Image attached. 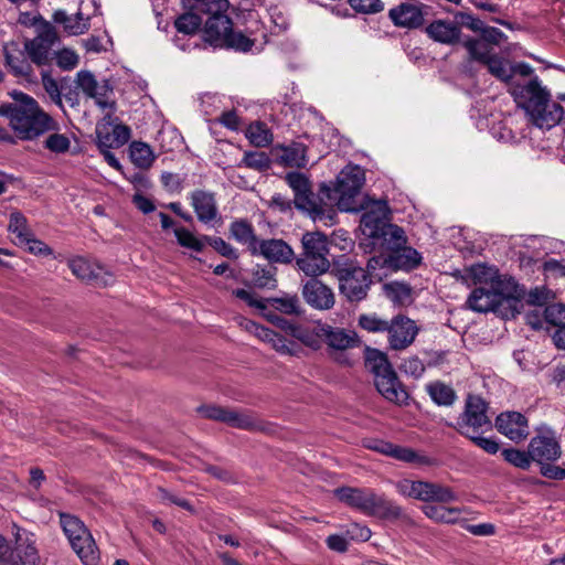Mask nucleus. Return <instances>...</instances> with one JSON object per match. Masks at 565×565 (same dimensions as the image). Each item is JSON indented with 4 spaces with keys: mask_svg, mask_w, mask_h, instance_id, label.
Here are the masks:
<instances>
[{
    "mask_svg": "<svg viewBox=\"0 0 565 565\" xmlns=\"http://www.w3.org/2000/svg\"><path fill=\"white\" fill-rule=\"evenodd\" d=\"M58 130L60 126L45 134L43 148L55 154H65L71 148V139L66 134H61Z\"/></svg>",
    "mask_w": 565,
    "mask_h": 565,
    "instance_id": "obj_40",
    "label": "nucleus"
},
{
    "mask_svg": "<svg viewBox=\"0 0 565 565\" xmlns=\"http://www.w3.org/2000/svg\"><path fill=\"white\" fill-rule=\"evenodd\" d=\"M7 65L15 76H28L31 73V65L24 58L14 57L7 54Z\"/></svg>",
    "mask_w": 565,
    "mask_h": 565,
    "instance_id": "obj_62",
    "label": "nucleus"
},
{
    "mask_svg": "<svg viewBox=\"0 0 565 565\" xmlns=\"http://www.w3.org/2000/svg\"><path fill=\"white\" fill-rule=\"evenodd\" d=\"M233 294L241 300L245 301L249 307L258 309L260 312L268 309L266 300L258 299L255 295L245 289H236Z\"/></svg>",
    "mask_w": 565,
    "mask_h": 565,
    "instance_id": "obj_63",
    "label": "nucleus"
},
{
    "mask_svg": "<svg viewBox=\"0 0 565 565\" xmlns=\"http://www.w3.org/2000/svg\"><path fill=\"white\" fill-rule=\"evenodd\" d=\"M467 277L471 279L475 285L480 286H495L503 281H515L511 277L500 275L494 266H488L481 263L470 266L467 269Z\"/></svg>",
    "mask_w": 565,
    "mask_h": 565,
    "instance_id": "obj_25",
    "label": "nucleus"
},
{
    "mask_svg": "<svg viewBox=\"0 0 565 565\" xmlns=\"http://www.w3.org/2000/svg\"><path fill=\"white\" fill-rule=\"evenodd\" d=\"M97 134V145L100 151L103 150H109L110 148H117L118 142L115 140V138L111 135V131H109V127H98L96 130Z\"/></svg>",
    "mask_w": 565,
    "mask_h": 565,
    "instance_id": "obj_64",
    "label": "nucleus"
},
{
    "mask_svg": "<svg viewBox=\"0 0 565 565\" xmlns=\"http://www.w3.org/2000/svg\"><path fill=\"white\" fill-rule=\"evenodd\" d=\"M174 235L177 237L178 243L185 248L193 249L195 252L203 250L205 246V241H210L209 237L204 236L202 238L196 237L193 233H191L185 227L174 228Z\"/></svg>",
    "mask_w": 565,
    "mask_h": 565,
    "instance_id": "obj_47",
    "label": "nucleus"
},
{
    "mask_svg": "<svg viewBox=\"0 0 565 565\" xmlns=\"http://www.w3.org/2000/svg\"><path fill=\"white\" fill-rule=\"evenodd\" d=\"M253 44L254 43L250 39L245 36L242 32H234L231 28V31H228L220 45H226L242 52H247L252 49Z\"/></svg>",
    "mask_w": 565,
    "mask_h": 565,
    "instance_id": "obj_51",
    "label": "nucleus"
},
{
    "mask_svg": "<svg viewBox=\"0 0 565 565\" xmlns=\"http://www.w3.org/2000/svg\"><path fill=\"white\" fill-rule=\"evenodd\" d=\"M365 181L364 170L359 166H347L337 178L334 193L341 211H353V198L360 192Z\"/></svg>",
    "mask_w": 565,
    "mask_h": 565,
    "instance_id": "obj_9",
    "label": "nucleus"
},
{
    "mask_svg": "<svg viewBox=\"0 0 565 565\" xmlns=\"http://www.w3.org/2000/svg\"><path fill=\"white\" fill-rule=\"evenodd\" d=\"M286 183L294 192V204L298 210L308 213L313 220L324 213L322 200L312 192L309 179L300 172L292 171L285 175Z\"/></svg>",
    "mask_w": 565,
    "mask_h": 565,
    "instance_id": "obj_7",
    "label": "nucleus"
},
{
    "mask_svg": "<svg viewBox=\"0 0 565 565\" xmlns=\"http://www.w3.org/2000/svg\"><path fill=\"white\" fill-rule=\"evenodd\" d=\"M247 329L260 341L270 345L281 355L295 356L299 353V347L291 340H287L281 334L255 322H248Z\"/></svg>",
    "mask_w": 565,
    "mask_h": 565,
    "instance_id": "obj_15",
    "label": "nucleus"
},
{
    "mask_svg": "<svg viewBox=\"0 0 565 565\" xmlns=\"http://www.w3.org/2000/svg\"><path fill=\"white\" fill-rule=\"evenodd\" d=\"M394 486L399 495L420 501L422 480L402 479Z\"/></svg>",
    "mask_w": 565,
    "mask_h": 565,
    "instance_id": "obj_49",
    "label": "nucleus"
},
{
    "mask_svg": "<svg viewBox=\"0 0 565 565\" xmlns=\"http://www.w3.org/2000/svg\"><path fill=\"white\" fill-rule=\"evenodd\" d=\"M67 265L72 274L84 281H94L98 279L102 271L100 266L82 256L70 258Z\"/></svg>",
    "mask_w": 565,
    "mask_h": 565,
    "instance_id": "obj_30",
    "label": "nucleus"
},
{
    "mask_svg": "<svg viewBox=\"0 0 565 565\" xmlns=\"http://www.w3.org/2000/svg\"><path fill=\"white\" fill-rule=\"evenodd\" d=\"M191 206L193 207L198 220L209 224L216 220L218 215L216 200L213 193L196 190L190 195Z\"/></svg>",
    "mask_w": 565,
    "mask_h": 565,
    "instance_id": "obj_22",
    "label": "nucleus"
},
{
    "mask_svg": "<svg viewBox=\"0 0 565 565\" xmlns=\"http://www.w3.org/2000/svg\"><path fill=\"white\" fill-rule=\"evenodd\" d=\"M516 282L503 281L495 286L475 288L467 299L468 307L476 312H501V307L515 309Z\"/></svg>",
    "mask_w": 565,
    "mask_h": 565,
    "instance_id": "obj_4",
    "label": "nucleus"
},
{
    "mask_svg": "<svg viewBox=\"0 0 565 565\" xmlns=\"http://www.w3.org/2000/svg\"><path fill=\"white\" fill-rule=\"evenodd\" d=\"M497 429L513 441H521L529 435L527 419L518 412H505L495 419Z\"/></svg>",
    "mask_w": 565,
    "mask_h": 565,
    "instance_id": "obj_17",
    "label": "nucleus"
},
{
    "mask_svg": "<svg viewBox=\"0 0 565 565\" xmlns=\"http://www.w3.org/2000/svg\"><path fill=\"white\" fill-rule=\"evenodd\" d=\"M339 288L350 301H360L367 295L371 279L359 264L351 259L339 260L334 265Z\"/></svg>",
    "mask_w": 565,
    "mask_h": 565,
    "instance_id": "obj_6",
    "label": "nucleus"
},
{
    "mask_svg": "<svg viewBox=\"0 0 565 565\" xmlns=\"http://www.w3.org/2000/svg\"><path fill=\"white\" fill-rule=\"evenodd\" d=\"M534 76H536L534 68L530 64L525 62L511 63L510 86L515 82H526Z\"/></svg>",
    "mask_w": 565,
    "mask_h": 565,
    "instance_id": "obj_54",
    "label": "nucleus"
},
{
    "mask_svg": "<svg viewBox=\"0 0 565 565\" xmlns=\"http://www.w3.org/2000/svg\"><path fill=\"white\" fill-rule=\"evenodd\" d=\"M466 437L469 438L476 446L490 455L497 454L500 449V445L495 439L482 437L481 433H472L470 436Z\"/></svg>",
    "mask_w": 565,
    "mask_h": 565,
    "instance_id": "obj_59",
    "label": "nucleus"
},
{
    "mask_svg": "<svg viewBox=\"0 0 565 565\" xmlns=\"http://www.w3.org/2000/svg\"><path fill=\"white\" fill-rule=\"evenodd\" d=\"M8 232L15 245H23L26 237L32 233L26 217L19 211H12L9 217Z\"/></svg>",
    "mask_w": 565,
    "mask_h": 565,
    "instance_id": "obj_37",
    "label": "nucleus"
},
{
    "mask_svg": "<svg viewBox=\"0 0 565 565\" xmlns=\"http://www.w3.org/2000/svg\"><path fill=\"white\" fill-rule=\"evenodd\" d=\"M484 65L492 76L505 83L510 87L511 63L508 60L499 56L498 54H493Z\"/></svg>",
    "mask_w": 565,
    "mask_h": 565,
    "instance_id": "obj_43",
    "label": "nucleus"
},
{
    "mask_svg": "<svg viewBox=\"0 0 565 565\" xmlns=\"http://www.w3.org/2000/svg\"><path fill=\"white\" fill-rule=\"evenodd\" d=\"M545 320L559 328L565 326V306L562 303H552L544 309Z\"/></svg>",
    "mask_w": 565,
    "mask_h": 565,
    "instance_id": "obj_56",
    "label": "nucleus"
},
{
    "mask_svg": "<svg viewBox=\"0 0 565 565\" xmlns=\"http://www.w3.org/2000/svg\"><path fill=\"white\" fill-rule=\"evenodd\" d=\"M388 259H391L390 257V253L384 255V254H381L379 256H374L372 258L369 259L367 262V275L369 277H375V278H379L381 279L382 278V274L381 273H377V270H382V269H390V262Z\"/></svg>",
    "mask_w": 565,
    "mask_h": 565,
    "instance_id": "obj_58",
    "label": "nucleus"
},
{
    "mask_svg": "<svg viewBox=\"0 0 565 565\" xmlns=\"http://www.w3.org/2000/svg\"><path fill=\"white\" fill-rule=\"evenodd\" d=\"M502 456L509 463L524 470L529 469L533 461L530 457L529 450L522 451L514 448L503 449Z\"/></svg>",
    "mask_w": 565,
    "mask_h": 565,
    "instance_id": "obj_50",
    "label": "nucleus"
},
{
    "mask_svg": "<svg viewBox=\"0 0 565 565\" xmlns=\"http://www.w3.org/2000/svg\"><path fill=\"white\" fill-rule=\"evenodd\" d=\"M203 417L223 422L232 427L247 430H262L263 426L250 414L237 412L214 405L203 406L200 409Z\"/></svg>",
    "mask_w": 565,
    "mask_h": 565,
    "instance_id": "obj_12",
    "label": "nucleus"
},
{
    "mask_svg": "<svg viewBox=\"0 0 565 565\" xmlns=\"http://www.w3.org/2000/svg\"><path fill=\"white\" fill-rule=\"evenodd\" d=\"M54 21L64 26V30L71 35L85 33L89 28L88 18H84L81 12L68 15L65 11L58 10L53 15Z\"/></svg>",
    "mask_w": 565,
    "mask_h": 565,
    "instance_id": "obj_32",
    "label": "nucleus"
},
{
    "mask_svg": "<svg viewBox=\"0 0 565 565\" xmlns=\"http://www.w3.org/2000/svg\"><path fill=\"white\" fill-rule=\"evenodd\" d=\"M54 56L56 58V64L64 71L73 70L77 66L79 62L78 55L68 49H63L58 52H54Z\"/></svg>",
    "mask_w": 565,
    "mask_h": 565,
    "instance_id": "obj_57",
    "label": "nucleus"
},
{
    "mask_svg": "<svg viewBox=\"0 0 565 565\" xmlns=\"http://www.w3.org/2000/svg\"><path fill=\"white\" fill-rule=\"evenodd\" d=\"M359 324L369 332H384L387 331L390 322L375 315H362L359 318Z\"/></svg>",
    "mask_w": 565,
    "mask_h": 565,
    "instance_id": "obj_53",
    "label": "nucleus"
},
{
    "mask_svg": "<svg viewBox=\"0 0 565 565\" xmlns=\"http://www.w3.org/2000/svg\"><path fill=\"white\" fill-rule=\"evenodd\" d=\"M246 137L256 147H267L273 141V134L268 127L260 121L253 122L246 130Z\"/></svg>",
    "mask_w": 565,
    "mask_h": 565,
    "instance_id": "obj_44",
    "label": "nucleus"
},
{
    "mask_svg": "<svg viewBox=\"0 0 565 565\" xmlns=\"http://www.w3.org/2000/svg\"><path fill=\"white\" fill-rule=\"evenodd\" d=\"M60 524L72 550L84 565H98L100 559L96 542L82 520L70 513H60Z\"/></svg>",
    "mask_w": 565,
    "mask_h": 565,
    "instance_id": "obj_3",
    "label": "nucleus"
},
{
    "mask_svg": "<svg viewBox=\"0 0 565 565\" xmlns=\"http://www.w3.org/2000/svg\"><path fill=\"white\" fill-rule=\"evenodd\" d=\"M529 454L534 462L556 461L562 456V448L555 431L550 428H541L529 443Z\"/></svg>",
    "mask_w": 565,
    "mask_h": 565,
    "instance_id": "obj_11",
    "label": "nucleus"
},
{
    "mask_svg": "<svg viewBox=\"0 0 565 565\" xmlns=\"http://www.w3.org/2000/svg\"><path fill=\"white\" fill-rule=\"evenodd\" d=\"M381 236L383 238V245H385L386 250L390 253L396 252L407 243L404 230L394 224H384L381 228Z\"/></svg>",
    "mask_w": 565,
    "mask_h": 565,
    "instance_id": "obj_38",
    "label": "nucleus"
},
{
    "mask_svg": "<svg viewBox=\"0 0 565 565\" xmlns=\"http://www.w3.org/2000/svg\"><path fill=\"white\" fill-rule=\"evenodd\" d=\"M12 527L15 530V555L20 563L23 565H35L39 556L33 534L17 527L14 524Z\"/></svg>",
    "mask_w": 565,
    "mask_h": 565,
    "instance_id": "obj_23",
    "label": "nucleus"
},
{
    "mask_svg": "<svg viewBox=\"0 0 565 565\" xmlns=\"http://www.w3.org/2000/svg\"><path fill=\"white\" fill-rule=\"evenodd\" d=\"M301 244L303 252L297 258L298 268L310 277L327 273L330 268V262L327 258L329 253L327 236L319 232L306 233Z\"/></svg>",
    "mask_w": 565,
    "mask_h": 565,
    "instance_id": "obj_5",
    "label": "nucleus"
},
{
    "mask_svg": "<svg viewBox=\"0 0 565 565\" xmlns=\"http://www.w3.org/2000/svg\"><path fill=\"white\" fill-rule=\"evenodd\" d=\"M427 392L431 399L438 405L449 406L456 399L455 391L450 386L440 382L428 384Z\"/></svg>",
    "mask_w": 565,
    "mask_h": 565,
    "instance_id": "obj_45",
    "label": "nucleus"
},
{
    "mask_svg": "<svg viewBox=\"0 0 565 565\" xmlns=\"http://www.w3.org/2000/svg\"><path fill=\"white\" fill-rule=\"evenodd\" d=\"M321 342L329 348L343 351L358 345L359 339L354 331L334 328L329 324H320Z\"/></svg>",
    "mask_w": 565,
    "mask_h": 565,
    "instance_id": "obj_21",
    "label": "nucleus"
},
{
    "mask_svg": "<svg viewBox=\"0 0 565 565\" xmlns=\"http://www.w3.org/2000/svg\"><path fill=\"white\" fill-rule=\"evenodd\" d=\"M201 23L202 19L200 15L189 12L180 15L175 20L174 25L179 32L192 34L199 30Z\"/></svg>",
    "mask_w": 565,
    "mask_h": 565,
    "instance_id": "obj_52",
    "label": "nucleus"
},
{
    "mask_svg": "<svg viewBox=\"0 0 565 565\" xmlns=\"http://www.w3.org/2000/svg\"><path fill=\"white\" fill-rule=\"evenodd\" d=\"M379 393L390 402L401 403L405 399L406 393L401 388L394 371L374 379Z\"/></svg>",
    "mask_w": 565,
    "mask_h": 565,
    "instance_id": "obj_28",
    "label": "nucleus"
},
{
    "mask_svg": "<svg viewBox=\"0 0 565 565\" xmlns=\"http://www.w3.org/2000/svg\"><path fill=\"white\" fill-rule=\"evenodd\" d=\"M365 447L399 461L415 462L418 460V455L413 449L397 446L388 441L380 439L370 440L365 444Z\"/></svg>",
    "mask_w": 565,
    "mask_h": 565,
    "instance_id": "obj_26",
    "label": "nucleus"
},
{
    "mask_svg": "<svg viewBox=\"0 0 565 565\" xmlns=\"http://www.w3.org/2000/svg\"><path fill=\"white\" fill-rule=\"evenodd\" d=\"M390 257L391 259H388V262L391 270H409L418 266L422 260L419 253L406 245L394 253H390Z\"/></svg>",
    "mask_w": 565,
    "mask_h": 565,
    "instance_id": "obj_31",
    "label": "nucleus"
},
{
    "mask_svg": "<svg viewBox=\"0 0 565 565\" xmlns=\"http://www.w3.org/2000/svg\"><path fill=\"white\" fill-rule=\"evenodd\" d=\"M8 94L12 102L2 105V116L19 139L34 141L58 127L32 96L15 89Z\"/></svg>",
    "mask_w": 565,
    "mask_h": 565,
    "instance_id": "obj_1",
    "label": "nucleus"
},
{
    "mask_svg": "<svg viewBox=\"0 0 565 565\" xmlns=\"http://www.w3.org/2000/svg\"><path fill=\"white\" fill-rule=\"evenodd\" d=\"M333 492L341 502L367 516L388 521H411L401 505L388 500L384 494L376 493L372 489L342 487L335 489Z\"/></svg>",
    "mask_w": 565,
    "mask_h": 565,
    "instance_id": "obj_2",
    "label": "nucleus"
},
{
    "mask_svg": "<svg viewBox=\"0 0 565 565\" xmlns=\"http://www.w3.org/2000/svg\"><path fill=\"white\" fill-rule=\"evenodd\" d=\"M563 107L552 99L542 103L539 107L530 111L526 117L527 120L540 129L550 130L557 126L563 118Z\"/></svg>",
    "mask_w": 565,
    "mask_h": 565,
    "instance_id": "obj_16",
    "label": "nucleus"
},
{
    "mask_svg": "<svg viewBox=\"0 0 565 565\" xmlns=\"http://www.w3.org/2000/svg\"><path fill=\"white\" fill-rule=\"evenodd\" d=\"M130 159L138 168L149 169L152 166L156 156L149 145L140 141H134L130 145Z\"/></svg>",
    "mask_w": 565,
    "mask_h": 565,
    "instance_id": "obj_41",
    "label": "nucleus"
},
{
    "mask_svg": "<svg viewBox=\"0 0 565 565\" xmlns=\"http://www.w3.org/2000/svg\"><path fill=\"white\" fill-rule=\"evenodd\" d=\"M387 203L385 201L374 202L366 212L362 214L361 224L370 230L371 235H375L376 232L382 228V223L387 215Z\"/></svg>",
    "mask_w": 565,
    "mask_h": 565,
    "instance_id": "obj_29",
    "label": "nucleus"
},
{
    "mask_svg": "<svg viewBox=\"0 0 565 565\" xmlns=\"http://www.w3.org/2000/svg\"><path fill=\"white\" fill-rule=\"evenodd\" d=\"M387 332L391 349L404 350L414 342L418 328L412 319L397 316L390 322Z\"/></svg>",
    "mask_w": 565,
    "mask_h": 565,
    "instance_id": "obj_14",
    "label": "nucleus"
},
{
    "mask_svg": "<svg viewBox=\"0 0 565 565\" xmlns=\"http://www.w3.org/2000/svg\"><path fill=\"white\" fill-rule=\"evenodd\" d=\"M289 335L312 350H318L321 347L320 324L311 329L299 323H294Z\"/></svg>",
    "mask_w": 565,
    "mask_h": 565,
    "instance_id": "obj_36",
    "label": "nucleus"
},
{
    "mask_svg": "<svg viewBox=\"0 0 565 565\" xmlns=\"http://www.w3.org/2000/svg\"><path fill=\"white\" fill-rule=\"evenodd\" d=\"M365 366L374 375V379L394 371L386 354L376 349L366 351Z\"/></svg>",
    "mask_w": 565,
    "mask_h": 565,
    "instance_id": "obj_39",
    "label": "nucleus"
},
{
    "mask_svg": "<svg viewBox=\"0 0 565 565\" xmlns=\"http://www.w3.org/2000/svg\"><path fill=\"white\" fill-rule=\"evenodd\" d=\"M279 161L291 168H302L307 164V147L301 142H292L289 146L281 147Z\"/></svg>",
    "mask_w": 565,
    "mask_h": 565,
    "instance_id": "obj_34",
    "label": "nucleus"
},
{
    "mask_svg": "<svg viewBox=\"0 0 565 565\" xmlns=\"http://www.w3.org/2000/svg\"><path fill=\"white\" fill-rule=\"evenodd\" d=\"M487 403L477 395H468L465 409L458 417L454 428L462 436H470L472 433H483L491 429L492 424L487 414Z\"/></svg>",
    "mask_w": 565,
    "mask_h": 565,
    "instance_id": "obj_8",
    "label": "nucleus"
},
{
    "mask_svg": "<svg viewBox=\"0 0 565 565\" xmlns=\"http://www.w3.org/2000/svg\"><path fill=\"white\" fill-rule=\"evenodd\" d=\"M351 8L360 13L374 14L384 9L381 0H349Z\"/></svg>",
    "mask_w": 565,
    "mask_h": 565,
    "instance_id": "obj_55",
    "label": "nucleus"
},
{
    "mask_svg": "<svg viewBox=\"0 0 565 565\" xmlns=\"http://www.w3.org/2000/svg\"><path fill=\"white\" fill-rule=\"evenodd\" d=\"M465 49L468 51L469 57L481 64H486L487 61L493 55L492 46L480 39H467L463 42Z\"/></svg>",
    "mask_w": 565,
    "mask_h": 565,
    "instance_id": "obj_42",
    "label": "nucleus"
},
{
    "mask_svg": "<svg viewBox=\"0 0 565 565\" xmlns=\"http://www.w3.org/2000/svg\"><path fill=\"white\" fill-rule=\"evenodd\" d=\"M388 18L398 28L417 29L424 23L422 6L402 2L388 11Z\"/></svg>",
    "mask_w": 565,
    "mask_h": 565,
    "instance_id": "obj_19",
    "label": "nucleus"
},
{
    "mask_svg": "<svg viewBox=\"0 0 565 565\" xmlns=\"http://www.w3.org/2000/svg\"><path fill=\"white\" fill-rule=\"evenodd\" d=\"M302 297L317 310H329L335 302L332 289L318 279H310L303 285Z\"/></svg>",
    "mask_w": 565,
    "mask_h": 565,
    "instance_id": "obj_18",
    "label": "nucleus"
},
{
    "mask_svg": "<svg viewBox=\"0 0 565 565\" xmlns=\"http://www.w3.org/2000/svg\"><path fill=\"white\" fill-rule=\"evenodd\" d=\"M113 94L111 88L109 87L107 82H96L94 85V88L90 90V93L87 94L88 97L94 98L96 104L102 109H114L115 103L110 98V95Z\"/></svg>",
    "mask_w": 565,
    "mask_h": 565,
    "instance_id": "obj_48",
    "label": "nucleus"
},
{
    "mask_svg": "<svg viewBox=\"0 0 565 565\" xmlns=\"http://www.w3.org/2000/svg\"><path fill=\"white\" fill-rule=\"evenodd\" d=\"M266 259L275 263H290L294 258V250L282 239H265L258 242V253Z\"/></svg>",
    "mask_w": 565,
    "mask_h": 565,
    "instance_id": "obj_24",
    "label": "nucleus"
},
{
    "mask_svg": "<svg viewBox=\"0 0 565 565\" xmlns=\"http://www.w3.org/2000/svg\"><path fill=\"white\" fill-rule=\"evenodd\" d=\"M443 504H426L422 508V511L427 518L437 523H457L460 520L461 510Z\"/></svg>",
    "mask_w": 565,
    "mask_h": 565,
    "instance_id": "obj_33",
    "label": "nucleus"
},
{
    "mask_svg": "<svg viewBox=\"0 0 565 565\" xmlns=\"http://www.w3.org/2000/svg\"><path fill=\"white\" fill-rule=\"evenodd\" d=\"M231 234L232 236L248 247L252 254L256 255L258 253V239L254 234V230L252 225L246 221H235L231 224Z\"/></svg>",
    "mask_w": 565,
    "mask_h": 565,
    "instance_id": "obj_35",
    "label": "nucleus"
},
{
    "mask_svg": "<svg viewBox=\"0 0 565 565\" xmlns=\"http://www.w3.org/2000/svg\"><path fill=\"white\" fill-rule=\"evenodd\" d=\"M22 246H26L28 250L36 256H50L53 253L49 245L35 238L32 233L26 237Z\"/></svg>",
    "mask_w": 565,
    "mask_h": 565,
    "instance_id": "obj_61",
    "label": "nucleus"
},
{
    "mask_svg": "<svg viewBox=\"0 0 565 565\" xmlns=\"http://www.w3.org/2000/svg\"><path fill=\"white\" fill-rule=\"evenodd\" d=\"M267 306L285 315H300V301L297 296L286 295L277 298L266 299Z\"/></svg>",
    "mask_w": 565,
    "mask_h": 565,
    "instance_id": "obj_46",
    "label": "nucleus"
},
{
    "mask_svg": "<svg viewBox=\"0 0 565 565\" xmlns=\"http://www.w3.org/2000/svg\"><path fill=\"white\" fill-rule=\"evenodd\" d=\"M508 90L516 105L525 111V115L542 103L548 102V98L552 96L550 89L542 84L539 76L531 77L526 82H515Z\"/></svg>",
    "mask_w": 565,
    "mask_h": 565,
    "instance_id": "obj_10",
    "label": "nucleus"
},
{
    "mask_svg": "<svg viewBox=\"0 0 565 565\" xmlns=\"http://www.w3.org/2000/svg\"><path fill=\"white\" fill-rule=\"evenodd\" d=\"M275 268H257L254 271V282L259 288L275 287Z\"/></svg>",
    "mask_w": 565,
    "mask_h": 565,
    "instance_id": "obj_60",
    "label": "nucleus"
},
{
    "mask_svg": "<svg viewBox=\"0 0 565 565\" xmlns=\"http://www.w3.org/2000/svg\"><path fill=\"white\" fill-rule=\"evenodd\" d=\"M57 40L58 36L54 28L46 25L38 36L25 42L24 49L28 56L34 64L39 66L46 65L54 55L53 46Z\"/></svg>",
    "mask_w": 565,
    "mask_h": 565,
    "instance_id": "obj_13",
    "label": "nucleus"
},
{
    "mask_svg": "<svg viewBox=\"0 0 565 565\" xmlns=\"http://www.w3.org/2000/svg\"><path fill=\"white\" fill-rule=\"evenodd\" d=\"M425 32L437 43L455 45L460 42L461 26L448 19H436L426 26Z\"/></svg>",
    "mask_w": 565,
    "mask_h": 565,
    "instance_id": "obj_20",
    "label": "nucleus"
},
{
    "mask_svg": "<svg viewBox=\"0 0 565 565\" xmlns=\"http://www.w3.org/2000/svg\"><path fill=\"white\" fill-rule=\"evenodd\" d=\"M457 500L456 492L448 486L422 480L420 501L451 503Z\"/></svg>",
    "mask_w": 565,
    "mask_h": 565,
    "instance_id": "obj_27",
    "label": "nucleus"
}]
</instances>
